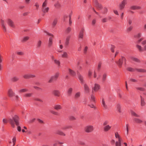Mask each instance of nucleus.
<instances>
[{
    "instance_id": "obj_1",
    "label": "nucleus",
    "mask_w": 146,
    "mask_h": 146,
    "mask_svg": "<svg viewBox=\"0 0 146 146\" xmlns=\"http://www.w3.org/2000/svg\"><path fill=\"white\" fill-rule=\"evenodd\" d=\"M19 117L17 115H15L13 117V119L10 118L8 121L13 127H15V123L17 125H19Z\"/></svg>"
},
{
    "instance_id": "obj_2",
    "label": "nucleus",
    "mask_w": 146,
    "mask_h": 146,
    "mask_svg": "<svg viewBox=\"0 0 146 146\" xmlns=\"http://www.w3.org/2000/svg\"><path fill=\"white\" fill-rule=\"evenodd\" d=\"M8 95L12 100H17L19 98V96L15 95V93L11 89H9L8 91Z\"/></svg>"
},
{
    "instance_id": "obj_3",
    "label": "nucleus",
    "mask_w": 146,
    "mask_h": 146,
    "mask_svg": "<svg viewBox=\"0 0 146 146\" xmlns=\"http://www.w3.org/2000/svg\"><path fill=\"white\" fill-rule=\"evenodd\" d=\"M126 59L124 57L122 56L121 59H120L119 60L116 62V63L118 64L119 67H121L122 63L124 62L126 64Z\"/></svg>"
},
{
    "instance_id": "obj_4",
    "label": "nucleus",
    "mask_w": 146,
    "mask_h": 146,
    "mask_svg": "<svg viewBox=\"0 0 146 146\" xmlns=\"http://www.w3.org/2000/svg\"><path fill=\"white\" fill-rule=\"evenodd\" d=\"M59 72H56L54 75L51 76L50 80H49L48 82L51 83L53 81L56 80L59 76Z\"/></svg>"
},
{
    "instance_id": "obj_5",
    "label": "nucleus",
    "mask_w": 146,
    "mask_h": 146,
    "mask_svg": "<svg viewBox=\"0 0 146 146\" xmlns=\"http://www.w3.org/2000/svg\"><path fill=\"white\" fill-rule=\"evenodd\" d=\"M94 130V127L91 125H88L86 126L84 128L85 131L87 133H90Z\"/></svg>"
},
{
    "instance_id": "obj_6",
    "label": "nucleus",
    "mask_w": 146,
    "mask_h": 146,
    "mask_svg": "<svg viewBox=\"0 0 146 146\" xmlns=\"http://www.w3.org/2000/svg\"><path fill=\"white\" fill-rule=\"evenodd\" d=\"M127 3V0H123L119 4V7L120 9L122 10L124 8Z\"/></svg>"
},
{
    "instance_id": "obj_7",
    "label": "nucleus",
    "mask_w": 146,
    "mask_h": 146,
    "mask_svg": "<svg viewBox=\"0 0 146 146\" xmlns=\"http://www.w3.org/2000/svg\"><path fill=\"white\" fill-rule=\"evenodd\" d=\"M100 88V85L98 84H95L94 86L92 88L93 92H97L99 90Z\"/></svg>"
},
{
    "instance_id": "obj_8",
    "label": "nucleus",
    "mask_w": 146,
    "mask_h": 146,
    "mask_svg": "<svg viewBox=\"0 0 146 146\" xmlns=\"http://www.w3.org/2000/svg\"><path fill=\"white\" fill-rule=\"evenodd\" d=\"M46 33L47 35L50 36H51L52 37H50L49 38V42L48 43V46L49 47L51 46L52 44V40H53V35L52 34L48 32H47Z\"/></svg>"
},
{
    "instance_id": "obj_9",
    "label": "nucleus",
    "mask_w": 146,
    "mask_h": 146,
    "mask_svg": "<svg viewBox=\"0 0 146 146\" xmlns=\"http://www.w3.org/2000/svg\"><path fill=\"white\" fill-rule=\"evenodd\" d=\"M1 25L4 32L6 31V28L5 25V21L2 19L1 20Z\"/></svg>"
},
{
    "instance_id": "obj_10",
    "label": "nucleus",
    "mask_w": 146,
    "mask_h": 146,
    "mask_svg": "<svg viewBox=\"0 0 146 146\" xmlns=\"http://www.w3.org/2000/svg\"><path fill=\"white\" fill-rule=\"evenodd\" d=\"M94 4L95 6L98 9H100L102 8L101 4H100L97 1H94Z\"/></svg>"
},
{
    "instance_id": "obj_11",
    "label": "nucleus",
    "mask_w": 146,
    "mask_h": 146,
    "mask_svg": "<svg viewBox=\"0 0 146 146\" xmlns=\"http://www.w3.org/2000/svg\"><path fill=\"white\" fill-rule=\"evenodd\" d=\"M35 76V75L31 74H26L23 76V78L25 79H29L31 78H34Z\"/></svg>"
},
{
    "instance_id": "obj_12",
    "label": "nucleus",
    "mask_w": 146,
    "mask_h": 146,
    "mask_svg": "<svg viewBox=\"0 0 146 146\" xmlns=\"http://www.w3.org/2000/svg\"><path fill=\"white\" fill-rule=\"evenodd\" d=\"M77 75L78 78L81 84H83L84 83V80L82 76L80 74L78 73H77Z\"/></svg>"
},
{
    "instance_id": "obj_13",
    "label": "nucleus",
    "mask_w": 146,
    "mask_h": 146,
    "mask_svg": "<svg viewBox=\"0 0 146 146\" xmlns=\"http://www.w3.org/2000/svg\"><path fill=\"white\" fill-rule=\"evenodd\" d=\"M84 29L83 28H82L80 30L79 35V38L82 39L83 38L84 36Z\"/></svg>"
},
{
    "instance_id": "obj_14",
    "label": "nucleus",
    "mask_w": 146,
    "mask_h": 146,
    "mask_svg": "<svg viewBox=\"0 0 146 146\" xmlns=\"http://www.w3.org/2000/svg\"><path fill=\"white\" fill-rule=\"evenodd\" d=\"M84 89L86 93H88L90 92V88L89 86L86 84L84 85Z\"/></svg>"
},
{
    "instance_id": "obj_15",
    "label": "nucleus",
    "mask_w": 146,
    "mask_h": 146,
    "mask_svg": "<svg viewBox=\"0 0 146 146\" xmlns=\"http://www.w3.org/2000/svg\"><path fill=\"white\" fill-rule=\"evenodd\" d=\"M101 102L102 107L104 108V109H107L108 108V107L106 104L105 101L103 98L102 99Z\"/></svg>"
},
{
    "instance_id": "obj_16",
    "label": "nucleus",
    "mask_w": 146,
    "mask_h": 146,
    "mask_svg": "<svg viewBox=\"0 0 146 146\" xmlns=\"http://www.w3.org/2000/svg\"><path fill=\"white\" fill-rule=\"evenodd\" d=\"M111 127V126L109 125H107L105 126L104 127V131L105 132H107L110 129Z\"/></svg>"
},
{
    "instance_id": "obj_17",
    "label": "nucleus",
    "mask_w": 146,
    "mask_h": 146,
    "mask_svg": "<svg viewBox=\"0 0 146 146\" xmlns=\"http://www.w3.org/2000/svg\"><path fill=\"white\" fill-rule=\"evenodd\" d=\"M53 93L56 96L59 97L60 95V93L59 91L55 90L53 91Z\"/></svg>"
},
{
    "instance_id": "obj_18",
    "label": "nucleus",
    "mask_w": 146,
    "mask_h": 146,
    "mask_svg": "<svg viewBox=\"0 0 146 146\" xmlns=\"http://www.w3.org/2000/svg\"><path fill=\"white\" fill-rule=\"evenodd\" d=\"M70 36H68L66 37V40H65V43H64V46L66 47L68 45L69 43V40H70Z\"/></svg>"
},
{
    "instance_id": "obj_19",
    "label": "nucleus",
    "mask_w": 146,
    "mask_h": 146,
    "mask_svg": "<svg viewBox=\"0 0 146 146\" xmlns=\"http://www.w3.org/2000/svg\"><path fill=\"white\" fill-rule=\"evenodd\" d=\"M7 23L9 26L12 27H14L15 25L14 23L11 19H9L8 20Z\"/></svg>"
},
{
    "instance_id": "obj_20",
    "label": "nucleus",
    "mask_w": 146,
    "mask_h": 146,
    "mask_svg": "<svg viewBox=\"0 0 146 146\" xmlns=\"http://www.w3.org/2000/svg\"><path fill=\"white\" fill-rule=\"evenodd\" d=\"M55 133L56 134L62 136H65L66 135L65 133L63 132L60 130H58L56 131Z\"/></svg>"
},
{
    "instance_id": "obj_21",
    "label": "nucleus",
    "mask_w": 146,
    "mask_h": 146,
    "mask_svg": "<svg viewBox=\"0 0 146 146\" xmlns=\"http://www.w3.org/2000/svg\"><path fill=\"white\" fill-rule=\"evenodd\" d=\"M49 10L48 7H42V11L44 13H45L48 12Z\"/></svg>"
},
{
    "instance_id": "obj_22",
    "label": "nucleus",
    "mask_w": 146,
    "mask_h": 146,
    "mask_svg": "<svg viewBox=\"0 0 146 146\" xmlns=\"http://www.w3.org/2000/svg\"><path fill=\"white\" fill-rule=\"evenodd\" d=\"M68 72L69 74L71 76H74L76 75L75 72L73 70L70 68L68 69Z\"/></svg>"
},
{
    "instance_id": "obj_23",
    "label": "nucleus",
    "mask_w": 146,
    "mask_h": 146,
    "mask_svg": "<svg viewBox=\"0 0 146 146\" xmlns=\"http://www.w3.org/2000/svg\"><path fill=\"white\" fill-rule=\"evenodd\" d=\"M141 99V106H144L145 105V101L144 99L141 96H140Z\"/></svg>"
},
{
    "instance_id": "obj_24",
    "label": "nucleus",
    "mask_w": 146,
    "mask_h": 146,
    "mask_svg": "<svg viewBox=\"0 0 146 146\" xmlns=\"http://www.w3.org/2000/svg\"><path fill=\"white\" fill-rule=\"evenodd\" d=\"M133 120L135 122L138 123H140L143 122L142 120L141 119L136 118H134Z\"/></svg>"
},
{
    "instance_id": "obj_25",
    "label": "nucleus",
    "mask_w": 146,
    "mask_h": 146,
    "mask_svg": "<svg viewBox=\"0 0 146 146\" xmlns=\"http://www.w3.org/2000/svg\"><path fill=\"white\" fill-rule=\"evenodd\" d=\"M72 127L71 125H67L63 126L61 127V129L63 130H66L67 129L70 128Z\"/></svg>"
},
{
    "instance_id": "obj_26",
    "label": "nucleus",
    "mask_w": 146,
    "mask_h": 146,
    "mask_svg": "<svg viewBox=\"0 0 146 146\" xmlns=\"http://www.w3.org/2000/svg\"><path fill=\"white\" fill-rule=\"evenodd\" d=\"M141 7L139 6L134 5L131 6L130 7V8L131 9L134 10L136 9H141Z\"/></svg>"
},
{
    "instance_id": "obj_27",
    "label": "nucleus",
    "mask_w": 146,
    "mask_h": 146,
    "mask_svg": "<svg viewBox=\"0 0 146 146\" xmlns=\"http://www.w3.org/2000/svg\"><path fill=\"white\" fill-rule=\"evenodd\" d=\"M135 70L139 72H146V70L141 68H135Z\"/></svg>"
},
{
    "instance_id": "obj_28",
    "label": "nucleus",
    "mask_w": 146,
    "mask_h": 146,
    "mask_svg": "<svg viewBox=\"0 0 146 146\" xmlns=\"http://www.w3.org/2000/svg\"><path fill=\"white\" fill-rule=\"evenodd\" d=\"M130 58L131 60H132L133 61H135V62H140V60L137 58H135V57H131Z\"/></svg>"
},
{
    "instance_id": "obj_29",
    "label": "nucleus",
    "mask_w": 146,
    "mask_h": 146,
    "mask_svg": "<svg viewBox=\"0 0 146 146\" xmlns=\"http://www.w3.org/2000/svg\"><path fill=\"white\" fill-rule=\"evenodd\" d=\"M122 140L121 139H119L118 141H116L115 143V146H121V142Z\"/></svg>"
},
{
    "instance_id": "obj_30",
    "label": "nucleus",
    "mask_w": 146,
    "mask_h": 146,
    "mask_svg": "<svg viewBox=\"0 0 146 146\" xmlns=\"http://www.w3.org/2000/svg\"><path fill=\"white\" fill-rule=\"evenodd\" d=\"M62 108V107L61 106L59 105H55L54 106V108L56 110H58L61 109Z\"/></svg>"
},
{
    "instance_id": "obj_31",
    "label": "nucleus",
    "mask_w": 146,
    "mask_h": 146,
    "mask_svg": "<svg viewBox=\"0 0 146 146\" xmlns=\"http://www.w3.org/2000/svg\"><path fill=\"white\" fill-rule=\"evenodd\" d=\"M19 78L17 77L16 76H14L13 77H12L11 79V81L13 82H15L19 80Z\"/></svg>"
},
{
    "instance_id": "obj_32",
    "label": "nucleus",
    "mask_w": 146,
    "mask_h": 146,
    "mask_svg": "<svg viewBox=\"0 0 146 146\" xmlns=\"http://www.w3.org/2000/svg\"><path fill=\"white\" fill-rule=\"evenodd\" d=\"M29 39V37L28 36H24L22 39V41L24 42L26 41Z\"/></svg>"
},
{
    "instance_id": "obj_33",
    "label": "nucleus",
    "mask_w": 146,
    "mask_h": 146,
    "mask_svg": "<svg viewBox=\"0 0 146 146\" xmlns=\"http://www.w3.org/2000/svg\"><path fill=\"white\" fill-rule=\"evenodd\" d=\"M58 22V19H57L56 18L54 19L53 20V21L52 23V25L53 27L55 26L56 25V24Z\"/></svg>"
},
{
    "instance_id": "obj_34",
    "label": "nucleus",
    "mask_w": 146,
    "mask_h": 146,
    "mask_svg": "<svg viewBox=\"0 0 146 146\" xmlns=\"http://www.w3.org/2000/svg\"><path fill=\"white\" fill-rule=\"evenodd\" d=\"M72 91V88H70L67 91V93L68 95L70 96Z\"/></svg>"
},
{
    "instance_id": "obj_35",
    "label": "nucleus",
    "mask_w": 146,
    "mask_h": 146,
    "mask_svg": "<svg viewBox=\"0 0 146 146\" xmlns=\"http://www.w3.org/2000/svg\"><path fill=\"white\" fill-rule=\"evenodd\" d=\"M28 89L27 88H23L20 90L19 92H27Z\"/></svg>"
},
{
    "instance_id": "obj_36",
    "label": "nucleus",
    "mask_w": 146,
    "mask_h": 146,
    "mask_svg": "<svg viewBox=\"0 0 146 146\" xmlns=\"http://www.w3.org/2000/svg\"><path fill=\"white\" fill-rule=\"evenodd\" d=\"M136 47L137 49L139 50V51L142 52L143 51V49L142 48L141 46L139 45H136Z\"/></svg>"
},
{
    "instance_id": "obj_37",
    "label": "nucleus",
    "mask_w": 146,
    "mask_h": 146,
    "mask_svg": "<svg viewBox=\"0 0 146 146\" xmlns=\"http://www.w3.org/2000/svg\"><path fill=\"white\" fill-rule=\"evenodd\" d=\"M116 108L117 110L119 112H121V106L119 104H117L116 106Z\"/></svg>"
},
{
    "instance_id": "obj_38",
    "label": "nucleus",
    "mask_w": 146,
    "mask_h": 146,
    "mask_svg": "<svg viewBox=\"0 0 146 146\" xmlns=\"http://www.w3.org/2000/svg\"><path fill=\"white\" fill-rule=\"evenodd\" d=\"M48 3V0H45L44 2L43 3L42 7H46Z\"/></svg>"
},
{
    "instance_id": "obj_39",
    "label": "nucleus",
    "mask_w": 146,
    "mask_h": 146,
    "mask_svg": "<svg viewBox=\"0 0 146 146\" xmlns=\"http://www.w3.org/2000/svg\"><path fill=\"white\" fill-rule=\"evenodd\" d=\"M42 44V42L41 41L39 40H38L36 46L37 47L40 48L41 45Z\"/></svg>"
},
{
    "instance_id": "obj_40",
    "label": "nucleus",
    "mask_w": 146,
    "mask_h": 146,
    "mask_svg": "<svg viewBox=\"0 0 146 146\" xmlns=\"http://www.w3.org/2000/svg\"><path fill=\"white\" fill-rule=\"evenodd\" d=\"M32 95V93H27L24 95V96L26 97H31Z\"/></svg>"
},
{
    "instance_id": "obj_41",
    "label": "nucleus",
    "mask_w": 146,
    "mask_h": 146,
    "mask_svg": "<svg viewBox=\"0 0 146 146\" xmlns=\"http://www.w3.org/2000/svg\"><path fill=\"white\" fill-rule=\"evenodd\" d=\"M54 63L56 64L57 65H58V66H59L60 65V62L58 60H57L56 59L54 60Z\"/></svg>"
},
{
    "instance_id": "obj_42",
    "label": "nucleus",
    "mask_w": 146,
    "mask_h": 146,
    "mask_svg": "<svg viewBox=\"0 0 146 146\" xmlns=\"http://www.w3.org/2000/svg\"><path fill=\"white\" fill-rule=\"evenodd\" d=\"M133 28V27L132 26H131L127 28L126 31L128 32H130L132 30Z\"/></svg>"
},
{
    "instance_id": "obj_43",
    "label": "nucleus",
    "mask_w": 146,
    "mask_h": 146,
    "mask_svg": "<svg viewBox=\"0 0 146 146\" xmlns=\"http://www.w3.org/2000/svg\"><path fill=\"white\" fill-rule=\"evenodd\" d=\"M54 6L56 8H59L60 7V5L58 2H57L54 4Z\"/></svg>"
},
{
    "instance_id": "obj_44",
    "label": "nucleus",
    "mask_w": 146,
    "mask_h": 146,
    "mask_svg": "<svg viewBox=\"0 0 146 146\" xmlns=\"http://www.w3.org/2000/svg\"><path fill=\"white\" fill-rule=\"evenodd\" d=\"M142 36V34L141 33H138L136 35H134V36L136 38H139L141 36Z\"/></svg>"
},
{
    "instance_id": "obj_45",
    "label": "nucleus",
    "mask_w": 146,
    "mask_h": 146,
    "mask_svg": "<svg viewBox=\"0 0 146 146\" xmlns=\"http://www.w3.org/2000/svg\"><path fill=\"white\" fill-rule=\"evenodd\" d=\"M131 114L132 115H133L136 117H139V115L136 113L134 112L133 111H131Z\"/></svg>"
},
{
    "instance_id": "obj_46",
    "label": "nucleus",
    "mask_w": 146,
    "mask_h": 146,
    "mask_svg": "<svg viewBox=\"0 0 146 146\" xmlns=\"http://www.w3.org/2000/svg\"><path fill=\"white\" fill-rule=\"evenodd\" d=\"M68 56L67 53L66 52H64L63 54L62 55V57L63 58H67Z\"/></svg>"
},
{
    "instance_id": "obj_47",
    "label": "nucleus",
    "mask_w": 146,
    "mask_h": 146,
    "mask_svg": "<svg viewBox=\"0 0 146 146\" xmlns=\"http://www.w3.org/2000/svg\"><path fill=\"white\" fill-rule=\"evenodd\" d=\"M136 89L137 90H139L142 91H145V88L142 87H136Z\"/></svg>"
},
{
    "instance_id": "obj_48",
    "label": "nucleus",
    "mask_w": 146,
    "mask_h": 146,
    "mask_svg": "<svg viewBox=\"0 0 146 146\" xmlns=\"http://www.w3.org/2000/svg\"><path fill=\"white\" fill-rule=\"evenodd\" d=\"M127 70L129 71L132 72L135 71V69H134L133 68L131 67H129L127 68Z\"/></svg>"
},
{
    "instance_id": "obj_49",
    "label": "nucleus",
    "mask_w": 146,
    "mask_h": 146,
    "mask_svg": "<svg viewBox=\"0 0 146 146\" xmlns=\"http://www.w3.org/2000/svg\"><path fill=\"white\" fill-rule=\"evenodd\" d=\"M50 112L52 114L56 115H59V113L58 112L56 111H51Z\"/></svg>"
},
{
    "instance_id": "obj_50",
    "label": "nucleus",
    "mask_w": 146,
    "mask_h": 146,
    "mask_svg": "<svg viewBox=\"0 0 146 146\" xmlns=\"http://www.w3.org/2000/svg\"><path fill=\"white\" fill-rule=\"evenodd\" d=\"M115 138L118 139V140L119 139H121L120 137V136L117 132L115 133Z\"/></svg>"
},
{
    "instance_id": "obj_51",
    "label": "nucleus",
    "mask_w": 146,
    "mask_h": 146,
    "mask_svg": "<svg viewBox=\"0 0 146 146\" xmlns=\"http://www.w3.org/2000/svg\"><path fill=\"white\" fill-rule=\"evenodd\" d=\"M108 19L107 18H103L102 20V22L103 23H106L108 21Z\"/></svg>"
},
{
    "instance_id": "obj_52",
    "label": "nucleus",
    "mask_w": 146,
    "mask_h": 146,
    "mask_svg": "<svg viewBox=\"0 0 146 146\" xmlns=\"http://www.w3.org/2000/svg\"><path fill=\"white\" fill-rule=\"evenodd\" d=\"M92 71L90 70L88 71V75L89 77H91L92 75Z\"/></svg>"
},
{
    "instance_id": "obj_53",
    "label": "nucleus",
    "mask_w": 146,
    "mask_h": 146,
    "mask_svg": "<svg viewBox=\"0 0 146 146\" xmlns=\"http://www.w3.org/2000/svg\"><path fill=\"white\" fill-rule=\"evenodd\" d=\"M80 95V92H78L76 93L75 95V97L76 98L79 97Z\"/></svg>"
},
{
    "instance_id": "obj_54",
    "label": "nucleus",
    "mask_w": 146,
    "mask_h": 146,
    "mask_svg": "<svg viewBox=\"0 0 146 146\" xmlns=\"http://www.w3.org/2000/svg\"><path fill=\"white\" fill-rule=\"evenodd\" d=\"M16 137H14L13 139H12V141H13V146H14L15 144V142H16Z\"/></svg>"
},
{
    "instance_id": "obj_55",
    "label": "nucleus",
    "mask_w": 146,
    "mask_h": 146,
    "mask_svg": "<svg viewBox=\"0 0 146 146\" xmlns=\"http://www.w3.org/2000/svg\"><path fill=\"white\" fill-rule=\"evenodd\" d=\"M33 87L35 89H36L38 90L41 91L42 90V89L41 88L37 87V86H34Z\"/></svg>"
},
{
    "instance_id": "obj_56",
    "label": "nucleus",
    "mask_w": 146,
    "mask_h": 146,
    "mask_svg": "<svg viewBox=\"0 0 146 146\" xmlns=\"http://www.w3.org/2000/svg\"><path fill=\"white\" fill-rule=\"evenodd\" d=\"M91 100L92 101L94 102L95 101V96L93 95H91Z\"/></svg>"
},
{
    "instance_id": "obj_57",
    "label": "nucleus",
    "mask_w": 146,
    "mask_h": 146,
    "mask_svg": "<svg viewBox=\"0 0 146 146\" xmlns=\"http://www.w3.org/2000/svg\"><path fill=\"white\" fill-rule=\"evenodd\" d=\"M102 64V63L101 62H99L98 65V70H99L100 69V68L101 67Z\"/></svg>"
},
{
    "instance_id": "obj_58",
    "label": "nucleus",
    "mask_w": 146,
    "mask_h": 146,
    "mask_svg": "<svg viewBox=\"0 0 146 146\" xmlns=\"http://www.w3.org/2000/svg\"><path fill=\"white\" fill-rule=\"evenodd\" d=\"M106 76L107 75L106 74H103L102 78V80L103 81H104L106 80Z\"/></svg>"
},
{
    "instance_id": "obj_59",
    "label": "nucleus",
    "mask_w": 146,
    "mask_h": 146,
    "mask_svg": "<svg viewBox=\"0 0 146 146\" xmlns=\"http://www.w3.org/2000/svg\"><path fill=\"white\" fill-rule=\"evenodd\" d=\"M108 12V9L107 8H105L104 9V11L102 12V13L104 14Z\"/></svg>"
},
{
    "instance_id": "obj_60",
    "label": "nucleus",
    "mask_w": 146,
    "mask_h": 146,
    "mask_svg": "<svg viewBox=\"0 0 146 146\" xmlns=\"http://www.w3.org/2000/svg\"><path fill=\"white\" fill-rule=\"evenodd\" d=\"M13 111V109H11L8 111V113L10 115H12Z\"/></svg>"
},
{
    "instance_id": "obj_61",
    "label": "nucleus",
    "mask_w": 146,
    "mask_h": 146,
    "mask_svg": "<svg viewBox=\"0 0 146 146\" xmlns=\"http://www.w3.org/2000/svg\"><path fill=\"white\" fill-rule=\"evenodd\" d=\"M71 28L70 27H68L66 30V32L67 33H68L71 31Z\"/></svg>"
},
{
    "instance_id": "obj_62",
    "label": "nucleus",
    "mask_w": 146,
    "mask_h": 146,
    "mask_svg": "<svg viewBox=\"0 0 146 146\" xmlns=\"http://www.w3.org/2000/svg\"><path fill=\"white\" fill-rule=\"evenodd\" d=\"M96 20L95 19H93L92 20V25H94L96 23Z\"/></svg>"
},
{
    "instance_id": "obj_63",
    "label": "nucleus",
    "mask_w": 146,
    "mask_h": 146,
    "mask_svg": "<svg viewBox=\"0 0 146 146\" xmlns=\"http://www.w3.org/2000/svg\"><path fill=\"white\" fill-rule=\"evenodd\" d=\"M35 6L36 7V9H38L39 7V5L38 2H36L35 3Z\"/></svg>"
},
{
    "instance_id": "obj_64",
    "label": "nucleus",
    "mask_w": 146,
    "mask_h": 146,
    "mask_svg": "<svg viewBox=\"0 0 146 146\" xmlns=\"http://www.w3.org/2000/svg\"><path fill=\"white\" fill-rule=\"evenodd\" d=\"M17 54L18 55H23L24 53L22 52H17Z\"/></svg>"
}]
</instances>
